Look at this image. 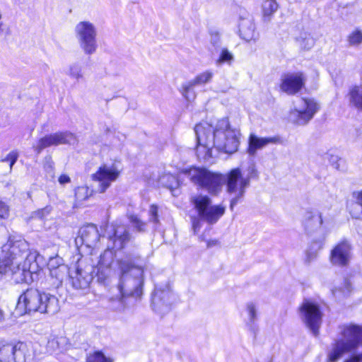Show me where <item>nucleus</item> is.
Listing matches in <instances>:
<instances>
[{
	"label": "nucleus",
	"mask_w": 362,
	"mask_h": 362,
	"mask_svg": "<svg viewBox=\"0 0 362 362\" xmlns=\"http://www.w3.org/2000/svg\"><path fill=\"white\" fill-rule=\"evenodd\" d=\"M279 141L277 137H259L251 134L249 137V146L247 153L250 156H254L258 150L262 149L270 144H276Z\"/></svg>",
	"instance_id": "nucleus-21"
},
{
	"label": "nucleus",
	"mask_w": 362,
	"mask_h": 362,
	"mask_svg": "<svg viewBox=\"0 0 362 362\" xmlns=\"http://www.w3.org/2000/svg\"><path fill=\"white\" fill-rule=\"evenodd\" d=\"M288 119L293 124H307L319 110L318 104L313 99L300 98L293 102Z\"/></svg>",
	"instance_id": "nucleus-7"
},
{
	"label": "nucleus",
	"mask_w": 362,
	"mask_h": 362,
	"mask_svg": "<svg viewBox=\"0 0 362 362\" xmlns=\"http://www.w3.org/2000/svg\"><path fill=\"white\" fill-rule=\"evenodd\" d=\"M120 171L115 165H104L93 175V179L99 182L100 192H104L119 177Z\"/></svg>",
	"instance_id": "nucleus-14"
},
{
	"label": "nucleus",
	"mask_w": 362,
	"mask_h": 362,
	"mask_svg": "<svg viewBox=\"0 0 362 362\" xmlns=\"http://www.w3.org/2000/svg\"><path fill=\"white\" fill-rule=\"evenodd\" d=\"M226 192L230 197V208L233 207L240 202L245 194L246 189L250 186V179L248 176H243L239 168L232 169L225 175Z\"/></svg>",
	"instance_id": "nucleus-6"
},
{
	"label": "nucleus",
	"mask_w": 362,
	"mask_h": 362,
	"mask_svg": "<svg viewBox=\"0 0 362 362\" xmlns=\"http://www.w3.org/2000/svg\"><path fill=\"white\" fill-rule=\"evenodd\" d=\"M44 168L48 173H53L54 163L50 158H46L44 163Z\"/></svg>",
	"instance_id": "nucleus-43"
},
{
	"label": "nucleus",
	"mask_w": 362,
	"mask_h": 362,
	"mask_svg": "<svg viewBox=\"0 0 362 362\" xmlns=\"http://www.w3.org/2000/svg\"><path fill=\"white\" fill-rule=\"evenodd\" d=\"M158 182L161 185L170 189L172 192L179 187L177 178L175 175L169 173L161 175Z\"/></svg>",
	"instance_id": "nucleus-28"
},
{
	"label": "nucleus",
	"mask_w": 362,
	"mask_h": 362,
	"mask_svg": "<svg viewBox=\"0 0 362 362\" xmlns=\"http://www.w3.org/2000/svg\"><path fill=\"white\" fill-rule=\"evenodd\" d=\"M207 172L208 170L206 168L196 167L183 170V173L187 176L191 182L199 187H202Z\"/></svg>",
	"instance_id": "nucleus-24"
},
{
	"label": "nucleus",
	"mask_w": 362,
	"mask_h": 362,
	"mask_svg": "<svg viewBox=\"0 0 362 362\" xmlns=\"http://www.w3.org/2000/svg\"><path fill=\"white\" fill-rule=\"evenodd\" d=\"M146 224L145 223L140 221L137 218V226H136L137 231H144L146 229Z\"/></svg>",
	"instance_id": "nucleus-48"
},
{
	"label": "nucleus",
	"mask_w": 362,
	"mask_h": 362,
	"mask_svg": "<svg viewBox=\"0 0 362 362\" xmlns=\"http://www.w3.org/2000/svg\"><path fill=\"white\" fill-rule=\"evenodd\" d=\"M128 240L129 234L124 227H117L114 229L113 236H110L109 238L107 250L100 255L98 262V270L100 272L103 273L105 269L110 268L115 257L113 250L122 249Z\"/></svg>",
	"instance_id": "nucleus-8"
},
{
	"label": "nucleus",
	"mask_w": 362,
	"mask_h": 362,
	"mask_svg": "<svg viewBox=\"0 0 362 362\" xmlns=\"http://www.w3.org/2000/svg\"><path fill=\"white\" fill-rule=\"evenodd\" d=\"M119 267L122 273V276H124L126 273H127L131 269L133 268V264L128 260L125 259L120 261Z\"/></svg>",
	"instance_id": "nucleus-42"
},
{
	"label": "nucleus",
	"mask_w": 362,
	"mask_h": 362,
	"mask_svg": "<svg viewBox=\"0 0 362 362\" xmlns=\"http://www.w3.org/2000/svg\"><path fill=\"white\" fill-rule=\"evenodd\" d=\"M194 86L196 84L191 80L187 83H183L180 88V93L182 96L188 101L192 100L195 98Z\"/></svg>",
	"instance_id": "nucleus-29"
},
{
	"label": "nucleus",
	"mask_w": 362,
	"mask_h": 362,
	"mask_svg": "<svg viewBox=\"0 0 362 362\" xmlns=\"http://www.w3.org/2000/svg\"><path fill=\"white\" fill-rule=\"evenodd\" d=\"M66 344V339L65 337L50 335L47 339L46 349L48 352L53 353L63 349Z\"/></svg>",
	"instance_id": "nucleus-26"
},
{
	"label": "nucleus",
	"mask_w": 362,
	"mask_h": 362,
	"mask_svg": "<svg viewBox=\"0 0 362 362\" xmlns=\"http://www.w3.org/2000/svg\"><path fill=\"white\" fill-rule=\"evenodd\" d=\"M75 35L80 47L86 54H93L98 48L97 28L89 21H81L74 28Z\"/></svg>",
	"instance_id": "nucleus-9"
},
{
	"label": "nucleus",
	"mask_w": 362,
	"mask_h": 362,
	"mask_svg": "<svg viewBox=\"0 0 362 362\" xmlns=\"http://www.w3.org/2000/svg\"><path fill=\"white\" fill-rule=\"evenodd\" d=\"M139 272L141 273V281H140V282H139V287H141V286H142V284H143V278H144V276H143V274H144V270H143L142 269H140V268H138V267H137V273H138Z\"/></svg>",
	"instance_id": "nucleus-50"
},
{
	"label": "nucleus",
	"mask_w": 362,
	"mask_h": 362,
	"mask_svg": "<svg viewBox=\"0 0 362 362\" xmlns=\"http://www.w3.org/2000/svg\"><path fill=\"white\" fill-rule=\"evenodd\" d=\"M0 274H2V269L0 267Z\"/></svg>",
	"instance_id": "nucleus-54"
},
{
	"label": "nucleus",
	"mask_w": 362,
	"mask_h": 362,
	"mask_svg": "<svg viewBox=\"0 0 362 362\" xmlns=\"http://www.w3.org/2000/svg\"><path fill=\"white\" fill-rule=\"evenodd\" d=\"M2 31V29H1V23H0V33H1Z\"/></svg>",
	"instance_id": "nucleus-53"
},
{
	"label": "nucleus",
	"mask_w": 362,
	"mask_h": 362,
	"mask_svg": "<svg viewBox=\"0 0 362 362\" xmlns=\"http://www.w3.org/2000/svg\"><path fill=\"white\" fill-rule=\"evenodd\" d=\"M173 299L174 296L168 287L156 288L152 296V308L156 312L164 314L170 310Z\"/></svg>",
	"instance_id": "nucleus-15"
},
{
	"label": "nucleus",
	"mask_w": 362,
	"mask_h": 362,
	"mask_svg": "<svg viewBox=\"0 0 362 362\" xmlns=\"http://www.w3.org/2000/svg\"><path fill=\"white\" fill-rule=\"evenodd\" d=\"M300 314L306 325L317 336L322 323V317L319 306L310 301L305 300L300 308Z\"/></svg>",
	"instance_id": "nucleus-11"
},
{
	"label": "nucleus",
	"mask_w": 362,
	"mask_h": 362,
	"mask_svg": "<svg viewBox=\"0 0 362 362\" xmlns=\"http://www.w3.org/2000/svg\"><path fill=\"white\" fill-rule=\"evenodd\" d=\"M86 362H115V359L105 356L102 351H95L88 356Z\"/></svg>",
	"instance_id": "nucleus-31"
},
{
	"label": "nucleus",
	"mask_w": 362,
	"mask_h": 362,
	"mask_svg": "<svg viewBox=\"0 0 362 362\" xmlns=\"http://www.w3.org/2000/svg\"><path fill=\"white\" fill-rule=\"evenodd\" d=\"M81 243L87 247L95 248L98 246L100 235L96 226L88 224L82 227L79 231Z\"/></svg>",
	"instance_id": "nucleus-19"
},
{
	"label": "nucleus",
	"mask_w": 362,
	"mask_h": 362,
	"mask_svg": "<svg viewBox=\"0 0 362 362\" xmlns=\"http://www.w3.org/2000/svg\"><path fill=\"white\" fill-rule=\"evenodd\" d=\"M279 5L275 0H265L262 5L264 21H270L272 16L277 11Z\"/></svg>",
	"instance_id": "nucleus-27"
},
{
	"label": "nucleus",
	"mask_w": 362,
	"mask_h": 362,
	"mask_svg": "<svg viewBox=\"0 0 362 362\" xmlns=\"http://www.w3.org/2000/svg\"><path fill=\"white\" fill-rule=\"evenodd\" d=\"M52 208L49 206H47L43 209H38L33 213L32 216L33 218H37L42 219L50 214Z\"/></svg>",
	"instance_id": "nucleus-40"
},
{
	"label": "nucleus",
	"mask_w": 362,
	"mask_h": 362,
	"mask_svg": "<svg viewBox=\"0 0 362 362\" xmlns=\"http://www.w3.org/2000/svg\"><path fill=\"white\" fill-rule=\"evenodd\" d=\"M353 196L356 198L357 203L362 206V190L359 192H354L353 193Z\"/></svg>",
	"instance_id": "nucleus-46"
},
{
	"label": "nucleus",
	"mask_w": 362,
	"mask_h": 362,
	"mask_svg": "<svg viewBox=\"0 0 362 362\" xmlns=\"http://www.w3.org/2000/svg\"><path fill=\"white\" fill-rule=\"evenodd\" d=\"M316 245H317V249H320V248L322 247V242L320 241V242L317 243H316Z\"/></svg>",
	"instance_id": "nucleus-52"
},
{
	"label": "nucleus",
	"mask_w": 362,
	"mask_h": 362,
	"mask_svg": "<svg viewBox=\"0 0 362 362\" xmlns=\"http://www.w3.org/2000/svg\"><path fill=\"white\" fill-rule=\"evenodd\" d=\"M348 95L350 105L362 110V86H354L351 87Z\"/></svg>",
	"instance_id": "nucleus-25"
},
{
	"label": "nucleus",
	"mask_w": 362,
	"mask_h": 362,
	"mask_svg": "<svg viewBox=\"0 0 362 362\" xmlns=\"http://www.w3.org/2000/svg\"><path fill=\"white\" fill-rule=\"evenodd\" d=\"M8 215V206L2 202L0 201V217L6 218Z\"/></svg>",
	"instance_id": "nucleus-44"
},
{
	"label": "nucleus",
	"mask_w": 362,
	"mask_h": 362,
	"mask_svg": "<svg viewBox=\"0 0 362 362\" xmlns=\"http://www.w3.org/2000/svg\"><path fill=\"white\" fill-rule=\"evenodd\" d=\"M16 308L24 313L39 312L53 315L59 310V303L54 295L29 288L18 297Z\"/></svg>",
	"instance_id": "nucleus-3"
},
{
	"label": "nucleus",
	"mask_w": 362,
	"mask_h": 362,
	"mask_svg": "<svg viewBox=\"0 0 362 362\" xmlns=\"http://www.w3.org/2000/svg\"><path fill=\"white\" fill-rule=\"evenodd\" d=\"M136 293H137V298L142 294V291H141V289H140L138 286H137V291H136Z\"/></svg>",
	"instance_id": "nucleus-51"
},
{
	"label": "nucleus",
	"mask_w": 362,
	"mask_h": 362,
	"mask_svg": "<svg viewBox=\"0 0 362 362\" xmlns=\"http://www.w3.org/2000/svg\"><path fill=\"white\" fill-rule=\"evenodd\" d=\"M25 344L0 343V362H25Z\"/></svg>",
	"instance_id": "nucleus-13"
},
{
	"label": "nucleus",
	"mask_w": 362,
	"mask_h": 362,
	"mask_svg": "<svg viewBox=\"0 0 362 362\" xmlns=\"http://www.w3.org/2000/svg\"><path fill=\"white\" fill-rule=\"evenodd\" d=\"M119 288H120V291L122 293V294L123 296H125V295H132L133 293V291H128L127 289H126V285L124 284V282H122L121 284L119 285Z\"/></svg>",
	"instance_id": "nucleus-47"
},
{
	"label": "nucleus",
	"mask_w": 362,
	"mask_h": 362,
	"mask_svg": "<svg viewBox=\"0 0 362 362\" xmlns=\"http://www.w3.org/2000/svg\"><path fill=\"white\" fill-rule=\"evenodd\" d=\"M239 32L240 36L247 42L255 41L257 39L255 24L251 18H241L239 23Z\"/></svg>",
	"instance_id": "nucleus-22"
},
{
	"label": "nucleus",
	"mask_w": 362,
	"mask_h": 362,
	"mask_svg": "<svg viewBox=\"0 0 362 362\" xmlns=\"http://www.w3.org/2000/svg\"><path fill=\"white\" fill-rule=\"evenodd\" d=\"M76 141L75 135L71 132H56L42 137L33 145V148L39 154L44 148L49 146L66 144H74Z\"/></svg>",
	"instance_id": "nucleus-12"
},
{
	"label": "nucleus",
	"mask_w": 362,
	"mask_h": 362,
	"mask_svg": "<svg viewBox=\"0 0 362 362\" xmlns=\"http://www.w3.org/2000/svg\"><path fill=\"white\" fill-rule=\"evenodd\" d=\"M67 74L75 79L82 78L83 74L81 71V66L77 64H73L69 66L67 71Z\"/></svg>",
	"instance_id": "nucleus-37"
},
{
	"label": "nucleus",
	"mask_w": 362,
	"mask_h": 362,
	"mask_svg": "<svg viewBox=\"0 0 362 362\" xmlns=\"http://www.w3.org/2000/svg\"><path fill=\"white\" fill-rule=\"evenodd\" d=\"M197 139L196 153L198 158L209 161L215 151L233 153L238 150L240 133L230 127L226 118L219 119L215 124L202 121L194 127Z\"/></svg>",
	"instance_id": "nucleus-1"
},
{
	"label": "nucleus",
	"mask_w": 362,
	"mask_h": 362,
	"mask_svg": "<svg viewBox=\"0 0 362 362\" xmlns=\"http://www.w3.org/2000/svg\"><path fill=\"white\" fill-rule=\"evenodd\" d=\"M70 278L72 286L76 289L86 288L88 287L92 279L88 273L80 269H77L74 272L71 273Z\"/></svg>",
	"instance_id": "nucleus-23"
},
{
	"label": "nucleus",
	"mask_w": 362,
	"mask_h": 362,
	"mask_svg": "<svg viewBox=\"0 0 362 362\" xmlns=\"http://www.w3.org/2000/svg\"><path fill=\"white\" fill-rule=\"evenodd\" d=\"M315 257H316V253L315 252L308 253V255H307V261L308 262H310Z\"/></svg>",
	"instance_id": "nucleus-49"
},
{
	"label": "nucleus",
	"mask_w": 362,
	"mask_h": 362,
	"mask_svg": "<svg viewBox=\"0 0 362 362\" xmlns=\"http://www.w3.org/2000/svg\"><path fill=\"white\" fill-rule=\"evenodd\" d=\"M158 206L156 205L152 204L150 206L149 209V219L150 221L158 223Z\"/></svg>",
	"instance_id": "nucleus-41"
},
{
	"label": "nucleus",
	"mask_w": 362,
	"mask_h": 362,
	"mask_svg": "<svg viewBox=\"0 0 362 362\" xmlns=\"http://www.w3.org/2000/svg\"><path fill=\"white\" fill-rule=\"evenodd\" d=\"M213 76L214 73L211 71H206L198 74L192 81L196 86L203 85L210 82Z\"/></svg>",
	"instance_id": "nucleus-34"
},
{
	"label": "nucleus",
	"mask_w": 362,
	"mask_h": 362,
	"mask_svg": "<svg viewBox=\"0 0 362 362\" xmlns=\"http://www.w3.org/2000/svg\"><path fill=\"white\" fill-rule=\"evenodd\" d=\"M92 194V192L86 186H81L75 189L76 201L78 203L86 200Z\"/></svg>",
	"instance_id": "nucleus-33"
},
{
	"label": "nucleus",
	"mask_w": 362,
	"mask_h": 362,
	"mask_svg": "<svg viewBox=\"0 0 362 362\" xmlns=\"http://www.w3.org/2000/svg\"><path fill=\"white\" fill-rule=\"evenodd\" d=\"M19 156L18 152L17 151H11L5 158L2 159L1 160V163L4 162H8L9 163V167H8V172L11 173L12 168L16 160H18V158Z\"/></svg>",
	"instance_id": "nucleus-38"
},
{
	"label": "nucleus",
	"mask_w": 362,
	"mask_h": 362,
	"mask_svg": "<svg viewBox=\"0 0 362 362\" xmlns=\"http://www.w3.org/2000/svg\"><path fill=\"white\" fill-rule=\"evenodd\" d=\"M190 202L198 214V217L192 218V228L197 233L202 227V221L209 224L216 223L224 214L226 208L223 205L212 204V200L206 194H197L190 198Z\"/></svg>",
	"instance_id": "nucleus-5"
},
{
	"label": "nucleus",
	"mask_w": 362,
	"mask_h": 362,
	"mask_svg": "<svg viewBox=\"0 0 362 362\" xmlns=\"http://www.w3.org/2000/svg\"><path fill=\"white\" fill-rule=\"evenodd\" d=\"M246 310L248 315L247 325L252 329L257 319V307L253 303L250 302L246 305Z\"/></svg>",
	"instance_id": "nucleus-30"
},
{
	"label": "nucleus",
	"mask_w": 362,
	"mask_h": 362,
	"mask_svg": "<svg viewBox=\"0 0 362 362\" xmlns=\"http://www.w3.org/2000/svg\"><path fill=\"white\" fill-rule=\"evenodd\" d=\"M39 271L37 260L23 262L21 265H9L7 270L3 274L10 272L12 279L16 284L33 281V275Z\"/></svg>",
	"instance_id": "nucleus-10"
},
{
	"label": "nucleus",
	"mask_w": 362,
	"mask_h": 362,
	"mask_svg": "<svg viewBox=\"0 0 362 362\" xmlns=\"http://www.w3.org/2000/svg\"><path fill=\"white\" fill-rule=\"evenodd\" d=\"M62 261L59 257H52L47 264L51 284L54 287L59 286L68 274V267Z\"/></svg>",
	"instance_id": "nucleus-17"
},
{
	"label": "nucleus",
	"mask_w": 362,
	"mask_h": 362,
	"mask_svg": "<svg viewBox=\"0 0 362 362\" xmlns=\"http://www.w3.org/2000/svg\"><path fill=\"white\" fill-rule=\"evenodd\" d=\"M341 338L337 339L332 345L328 353V361L337 362L343 355L351 356L344 362H362V351L358 348L362 344V327L349 325L341 327Z\"/></svg>",
	"instance_id": "nucleus-2"
},
{
	"label": "nucleus",
	"mask_w": 362,
	"mask_h": 362,
	"mask_svg": "<svg viewBox=\"0 0 362 362\" xmlns=\"http://www.w3.org/2000/svg\"><path fill=\"white\" fill-rule=\"evenodd\" d=\"M58 181L61 185H64L70 182L71 179L67 175H61L58 179Z\"/></svg>",
	"instance_id": "nucleus-45"
},
{
	"label": "nucleus",
	"mask_w": 362,
	"mask_h": 362,
	"mask_svg": "<svg viewBox=\"0 0 362 362\" xmlns=\"http://www.w3.org/2000/svg\"><path fill=\"white\" fill-rule=\"evenodd\" d=\"M225 182V175L208 170L202 187L206 189L211 194H217Z\"/></svg>",
	"instance_id": "nucleus-20"
},
{
	"label": "nucleus",
	"mask_w": 362,
	"mask_h": 362,
	"mask_svg": "<svg viewBox=\"0 0 362 362\" xmlns=\"http://www.w3.org/2000/svg\"><path fill=\"white\" fill-rule=\"evenodd\" d=\"M305 80V76L300 72L288 74L282 78L280 88L288 95H294L301 90Z\"/></svg>",
	"instance_id": "nucleus-16"
},
{
	"label": "nucleus",
	"mask_w": 362,
	"mask_h": 362,
	"mask_svg": "<svg viewBox=\"0 0 362 362\" xmlns=\"http://www.w3.org/2000/svg\"><path fill=\"white\" fill-rule=\"evenodd\" d=\"M233 60V55L227 49H222L218 59H217V64L227 63L230 64Z\"/></svg>",
	"instance_id": "nucleus-39"
},
{
	"label": "nucleus",
	"mask_w": 362,
	"mask_h": 362,
	"mask_svg": "<svg viewBox=\"0 0 362 362\" xmlns=\"http://www.w3.org/2000/svg\"><path fill=\"white\" fill-rule=\"evenodd\" d=\"M310 219L306 221L305 228L307 230H311L313 226L315 229L321 227L322 224V218L320 214H315L309 217Z\"/></svg>",
	"instance_id": "nucleus-32"
},
{
	"label": "nucleus",
	"mask_w": 362,
	"mask_h": 362,
	"mask_svg": "<svg viewBox=\"0 0 362 362\" xmlns=\"http://www.w3.org/2000/svg\"><path fill=\"white\" fill-rule=\"evenodd\" d=\"M297 41L299 46L303 49H310L315 44L314 39L310 35L305 33L300 36Z\"/></svg>",
	"instance_id": "nucleus-36"
},
{
	"label": "nucleus",
	"mask_w": 362,
	"mask_h": 362,
	"mask_svg": "<svg viewBox=\"0 0 362 362\" xmlns=\"http://www.w3.org/2000/svg\"><path fill=\"white\" fill-rule=\"evenodd\" d=\"M347 41L350 46H358L362 43V30L356 29L347 37Z\"/></svg>",
	"instance_id": "nucleus-35"
},
{
	"label": "nucleus",
	"mask_w": 362,
	"mask_h": 362,
	"mask_svg": "<svg viewBox=\"0 0 362 362\" xmlns=\"http://www.w3.org/2000/svg\"><path fill=\"white\" fill-rule=\"evenodd\" d=\"M36 259L37 255L30 251L25 240L21 236H10L0 251V267L4 273L9 265H21L23 262Z\"/></svg>",
	"instance_id": "nucleus-4"
},
{
	"label": "nucleus",
	"mask_w": 362,
	"mask_h": 362,
	"mask_svg": "<svg viewBox=\"0 0 362 362\" xmlns=\"http://www.w3.org/2000/svg\"><path fill=\"white\" fill-rule=\"evenodd\" d=\"M351 259V245L346 241L338 243L331 252V262L339 266L346 265Z\"/></svg>",
	"instance_id": "nucleus-18"
}]
</instances>
